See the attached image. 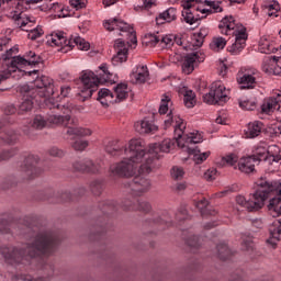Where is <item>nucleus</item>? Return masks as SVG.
Masks as SVG:
<instances>
[{"mask_svg":"<svg viewBox=\"0 0 281 281\" xmlns=\"http://www.w3.org/2000/svg\"><path fill=\"white\" fill-rule=\"evenodd\" d=\"M60 238L52 231H40L34 236L33 243L27 244L25 249H19L13 246H1L0 255L7 265H20L23 260L38 258V256H49L58 247Z\"/></svg>","mask_w":281,"mask_h":281,"instance_id":"f257e3e1","label":"nucleus"},{"mask_svg":"<svg viewBox=\"0 0 281 281\" xmlns=\"http://www.w3.org/2000/svg\"><path fill=\"white\" fill-rule=\"evenodd\" d=\"M127 158L111 167L113 175L119 177H134V175H146L142 172V161L146 159V145L142 139L130 140L128 149L124 150Z\"/></svg>","mask_w":281,"mask_h":281,"instance_id":"f03ea898","label":"nucleus"},{"mask_svg":"<svg viewBox=\"0 0 281 281\" xmlns=\"http://www.w3.org/2000/svg\"><path fill=\"white\" fill-rule=\"evenodd\" d=\"M103 27H105L108 32H115V30H117L120 32L119 36L127 37V42H124L122 38L115 41L114 48L116 49V55L112 57L113 65L126 63V60H128V46H131V43L132 45H137V33L135 29L117 18L105 21Z\"/></svg>","mask_w":281,"mask_h":281,"instance_id":"7ed1b4c3","label":"nucleus"},{"mask_svg":"<svg viewBox=\"0 0 281 281\" xmlns=\"http://www.w3.org/2000/svg\"><path fill=\"white\" fill-rule=\"evenodd\" d=\"M23 101L20 104L19 113H29L34 109V101L36 98H52L54 94V79L47 76L37 77L33 83L22 85L19 88Z\"/></svg>","mask_w":281,"mask_h":281,"instance_id":"20e7f679","label":"nucleus"},{"mask_svg":"<svg viewBox=\"0 0 281 281\" xmlns=\"http://www.w3.org/2000/svg\"><path fill=\"white\" fill-rule=\"evenodd\" d=\"M19 54V47H12L7 49L5 54L2 55L1 60L3 63L7 74L12 76L14 71L21 69V67H27V65H38L41 63V56L30 50L24 57L16 56Z\"/></svg>","mask_w":281,"mask_h":281,"instance_id":"39448f33","label":"nucleus"},{"mask_svg":"<svg viewBox=\"0 0 281 281\" xmlns=\"http://www.w3.org/2000/svg\"><path fill=\"white\" fill-rule=\"evenodd\" d=\"M175 146V142L170 138L164 139L161 143H155L145 147V161L140 165V172L150 173L154 168H157L155 161L159 159L160 153H170Z\"/></svg>","mask_w":281,"mask_h":281,"instance_id":"423d86ee","label":"nucleus"},{"mask_svg":"<svg viewBox=\"0 0 281 281\" xmlns=\"http://www.w3.org/2000/svg\"><path fill=\"white\" fill-rule=\"evenodd\" d=\"M265 183H267V178H261L257 180L256 182L257 189L255 193L250 195L249 200L245 199V196L243 195H238L236 198V203L238 205H241V207H246L248 212H258V210H262V207H265V196H266L262 193L265 192L262 190Z\"/></svg>","mask_w":281,"mask_h":281,"instance_id":"0eeeda50","label":"nucleus"},{"mask_svg":"<svg viewBox=\"0 0 281 281\" xmlns=\"http://www.w3.org/2000/svg\"><path fill=\"white\" fill-rule=\"evenodd\" d=\"M47 43L52 47H61L58 49V52L65 49V47L76 46L78 49H81V52H88V49L91 47V44L80 36L67 40L64 32L52 33L47 38Z\"/></svg>","mask_w":281,"mask_h":281,"instance_id":"6e6552de","label":"nucleus"},{"mask_svg":"<svg viewBox=\"0 0 281 281\" xmlns=\"http://www.w3.org/2000/svg\"><path fill=\"white\" fill-rule=\"evenodd\" d=\"M262 190V194H265L263 204L269 199V194H274V198L270 199L268 211L273 218H278V216H281V182H271L266 179Z\"/></svg>","mask_w":281,"mask_h":281,"instance_id":"1a4fd4ad","label":"nucleus"},{"mask_svg":"<svg viewBox=\"0 0 281 281\" xmlns=\"http://www.w3.org/2000/svg\"><path fill=\"white\" fill-rule=\"evenodd\" d=\"M182 148H186L189 155H193L195 164H203L210 157V151L201 153V149L196 146V144L203 142V135L201 133L191 132L184 136Z\"/></svg>","mask_w":281,"mask_h":281,"instance_id":"9d476101","label":"nucleus"},{"mask_svg":"<svg viewBox=\"0 0 281 281\" xmlns=\"http://www.w3.org/2000/svg\"><path fill=\"white\" fill-rule=\"evenodd\" d=\"M44 102L48 109L57 110V112L47 116L48 124H54L55 126H69V122H71V108L56 104L54 99H45Z\"/></svg>","mask_w":281,"mask_h":281,"instance_id":"9b49d317","label":"nucleus"},{"mask_svg":"<svg viewBox=\"0 0 281 281\" xmlns=\"http://www.w3.org/2000/svg\"><path fill=\"white\" fill-rule=\"evenodd\" d=\"M227 100H229L227 89L221 81L213 82L210 92L203 95V101L206 104L223 105Z\"/></svg>","mask_w":281,"mask_h":281,"instance_id":"f8f14e48","label":"nucleus"},{"mask_svg":"<svg viewBox=\"0 0 281 281\" xmlns=\"http://www.w3.org/2000/svg\"><path fill=\"white\" fill-rule=\"evenodd\" d=\"M218 27L221 30V34H225L226 36H229V32H233V34H235V42L243 43L245 45V42L247 41L246 29L241 27L240 31H238L236 29L238 25L236 24L234 16L223 18Z\"/></svg>","mask_w":281,"mask_h":281,"instance_id":"ddd939ff","label":"nucleus"},{"mask_svg":"<svg viewBox=\"0 0 281 281\" xmlns=\"http://www.w3.org/2000/svg\"><path fill=\"white\" fill-rule=\"evenodd\" d=\"M250 157H252L257 164H260V161L278 164L281 161L280 147L277 145H270L268 148L258 147Z\"/></svg>","mask_w":281,"mask_h":281,"instance_id":"4468645a","label":"nucleus"},{"mask_svg":"<svg viewBox=\"0 0 281 281\" xmlns=\"http://www.w3.org/2000/svg\"><path fill=\"white\" fill-rule=\"evenodd\" d=\"M170 126H173V133L177 140L184 139L183 131H186V122H183V119H180L179 115H175V112L170 110L168 114L166 115V119L164 120V128L165 131L170 128Z\"/></svg>","mask_w":281,"mask_h":281,"instance_id":"2eb2a0df","label":"nucleus"},{"mask_svg":"<svg viewBox=\"0 0 281 281\" xmlns=\"http://www.w3.org/2000/svg\"><path fill=\"white\" fill-rule=\"evenodd\" d=\"M125 187L134 196H142L153 188V183L148 178L136 176L132 181L125 183Z\"/></svg>","mask_w":281,"mask_h":281,"instance_id":"dca6fc26","label":"nucleus"},{"mask_svg":"<svg viewBox=\"0 0 281 281\" xmlns=\"http://www.w3.org/2000/svg\"><path fill=\"white\" fill-rule=\"evenodd\" d=\"M16 21H18V25H20V27L24 32L29 33L27 38H30L31 41H36V38H41V36L45 34V32L43 31V27L41 26L30 29L32 27V25H34V23H36V18L34 16L19 18Z\"/></svg>","mask_w":281,"mask_h":281,"instance_id":"f3484780","label":"nucleus"},{"mask_svg":"<svg viewBox=\"0 0 281 281\" xmlns=\"http://www.w3.org/2000/svg\"><path fill=\"white\" fill-rule=\"evenodd\" d=\"M38 164V158L34 156H29L24 160V165L20 167V177L22 179L30 181V179H35V177H38L43 170L36 166Z\"/></svg>","mask_w":281,"mask_h":281,"instance_id":"a211bd4d","label":"nucleus"},{"mask_svg":"<svg viewBox=\"0 0 281 281\" xmlns=\"http://www.w3.org/2000/svg\"><path fill=\"white\" fill-rule=\"evenodd\" d=\"M258 70L256 68H240L237 72V82L241 86V89H256V77Z\"/></svg>","mask_w":281,"mask_h":281,"instance_id":"6ab92c4d","label":"nucleus"},{"mask_svg":"<svg viewBox=\"0 0 281 281\" xmlns=\"http://www.w3.org/2000/svg\"><path fill=\"white\" fill-rule=\"evenodd\" d=\"M202 0H182L181 5L183 8L182 16L189 25H194V23H198V21H201V19H205V16H201L196 14V11H194V3H201Z\"/></svg>","mask_w":281,"mask_h":281,"instance_id":"aec40b11","label":"nucleus"},{"mask_svg":"<svg viewBox=\"0 0 281 281\" xmlns=\"http://www.w3.org/2000/svg\"><path fill=\"white\" fill-rule=\"evenodd\" d=\"M205 60V54L203 53H191L184 56L183 63H182V71L183 74H187V76H190L192 71H194V67L199 65V63H203Z\"/></svg>","mask_w":281,"mask_h":281,"instance_id":"412c9836","label":"nucleus"},{"mask_svg":"<svg viewBox=\"0 0 281 281\" xmlns=\"http://www.w3.org/2000/svg\"><path fill=\"white\" fill-rule=\"evenodd\" d=\"M81 82L86 89H98L99 85L106 82V78L98 77L93 71H86L81 76Z\"/></svg>","mask_w":281,"mask_h":281,"instance_id":"4be33fe9","label":"nucleus"},{"mask_svg":"<svg viewBox=\"0 0 281 281\" xmlns=\"http://www.w3.org/2000/svg\"><path fill=\"white\" fill-rule=\"evenodd\" d=\"M10 119L5 117L3 121L0 122V133L2 135L0 136V139L4 142V144H14L16 142V133L14 131L10 130L9 127Z\"/></svg>","mask_w":281,"mask_h":281,"instance_id":"5701e85b","label":"nucleus"},{"mask_svg":"<svg viewBox=\"0 0 281 281\" xmlns=\"http://www.w3.org/2000/svg\"><path fill=\"white\" fill-rule=\"evenodd\" d=\"M134 128L140 135H146L148 133H155V131H157V125H155L150 119L145 117L142 121H137L134 124Z\"/></svg>","mask_w":281,"mask_h":281,"instance_id":"b1692460","label":"nucleus"},{"mask_svg":"<svg viewBox=\"0 0 281 281\" xmlns=\"http://www.w3.org/2000/svg\"><path fill=\"white\" fill-rule=\"evenodd\" d=\"M270 238L267 239L268 245L276 248L278 240H281V221H274L269 227Z\"/></svg>","mask_w":281,"mask_h":281,"instance_id":"393cba45","label":"nucleus"},{"mask_svg":"<svg viewBox=\"0 0 281 281\" xmlns=\"http://www.w3.org/2000/svg\"><path fill=\"white\" fill-rule=\"evenodd\" d=\"M256 164L258 162L252 158V156H247L240 158L238 162V169L240 170V172L249 175L256 170Z\"/></svg>","mask_w":281,"mask_h":281,"instance_id":"a878e982","label":"nucleus"},{"mask_svg":"<svg viewBox=\"0 0 281 281\" xmlns=\"http://www.w3.org/2000/svg\"><path fill=\"white\" fill-rule=\"evenodd\" d=\"M128 93H131V89H128L127 83H119L114 88V104H117V102H124L126 98H128Z\"/></svg>","mask_w":281,"mask_h":281,"instance_id":"bb28decb","label":"nucleus"},{"mask_svg":"<svg viewBox=\"0 0 281 281\" xmlns=\"http://www.w3.org/2000/svg\"><path fill=\"white\" fill-rule=\"evenodd\" d=\"M177 21V10L175 8H169L158 16H156L157 25H164L165 23H172Z\"/></svg>","mask_w":281,"mask_h":281,"instance_id":"cd10ccee","label":"nucleus"},{"mask_svg":"<svg viewBox=\"0 0 281 281\" xmlns=\"http://www.w3.org/2000/svg\"><path fill=\"white\" fill-rule=\"evenodd\" d=\"M262 122L260 121H254L248 123L247 128L245 130V135L247 139H254L262 133Z\"/></svg>","mask_w":281,"mask_h":281,"instance_id":"c85d7f7f","label":"nucleus"},{"mask_svg":"<svg viewBox=\"0 0 281 281\" xmlns=\"http://www.w3.org/2000/svg\"><path fill=\"white\" fill-rule=\"evenodd\" d=\"M103 106H109V104H115V94L106 88H102L98 92L97 99Z\"/></svg>","mask_w":281,"mask_h":281,"instance_id":"c756f323","label":"nucleus"},{"mask_svg":"<svg viewBox=\"0 0 281 281\" xmlns=\"http://www.w3.org/2000/svg\"><path fill=\"white\" fill-rule=\"evenodd\" d=\"M126 210H133L138 212H150V203L142 200H134L133 203L130 201L125 202Z\"/></svg>","mask_w":281,"mask_h":281,"instance_id":"7c9ffc66","label":"nucleus"},{"mask_svg":"<svg viewBox=\"0 0 281 281\" xmlns=\"http://www.w3.org/2000/svg\"><path fill=\"white\" fill-rule=\"evenodd\" d=\"M148 67L147 66H138L135 72H132V78L135 80L137 85H144L146 80H148Z\"/></svg>","mask_w":281,"mask_h":281,"instance_id":"2f4dec72","label":"nucleus"},{"mask_svg":"<svg viewBox=\"0 0 281 281\" xmlns=\"http://www.w3.org/2000/svg\"><path fill=\"white\" fill-rule=\"evenodd\" d=\"M273 111H280L277 97L266 99L261 105V112L266 113V115L273 113Z\"/></svg>","mask_w":281,"mask_h":281,"instance_id":"473e14b6","label":"nucleus"},{"mask_svg":"<svg viewBox=\"0 0 281 281\" xmlns=\"http://www.w3.org/2000/svg\"><path fill=\"white\" fill-rule=\"evenodd\" d=\"M102 170V165L90 158H86V172L88 175H98Z\"/></svg>","mask_w":281,"mask_h":281,"instance_id":"72a5a7b5","label":"nucleus"},{"mask_svg":"<svg viewBox=\"0 0 281 281\" xmlns=\"http://www.w3.org/2000/svg\"><path fill=\"white\" fill-rule=\"evenodd\" d=\"M66 133L67 135L75 137H87L91 135V130L82 127H68Z\"/></svg>","mask_w":281,"mask_h":281,"instance_id":"f704fd0d","label":"nucleus"},{"mask_svg":"<svg viewBox=\"0 0 281 281\" xmlns=\"http://www.w3.org/2000/svg\"><path fill=\"white\" fill-rule=\"evenodd\" d=\"M217 249V257L220 260H227L232 258V250H229V247L226 244H218L216 246Z\"/></svg>","mask_w":281,"mask_h":281,"instance_id":"c9c22d12","label":"nucleus"},{"mask_svg":"<svg viewBox=\"0 0 281 281\" xmlns=\"http://www.w3.org/2000/svg\"><path fill=\"white\" fill-rule=\"evenodd\" d=\"M183 102L187 109H193V106L196 104V94L194 91L186 90Z\"/></svg>","mask_w":281,"mask_h":281,"instance_id":"e433bc0d","label":"nucleus"},{"mask_svg":"<svg viewBox=\"0 0 281 281\" xmlns=\"http://www.w3.org/2000/svg\"><path fill=\"white\" fill-rule=\"evenodd\" d=\"M225 45H227V41L223 37H214L210 44V49L213 52H221V49H225Z\"/></svg>","mask_w":281,"mask_h":281,"instance_id":"4c0bfd02","label":"nucleus"},{"mask_svg":"<svg viewBox=\"0 0 281 281\" xmlns=\"http://www.w3.org/2000/svg\"><path fill=\"white\" fill-rule=\"evenodd\" d=\"M241 249L243 251H254V237L250 235H243L241 237Z\"/></svg>","mask_w":281,"mask_h":281,"instance_id":"58836bf2","label":"nucleus"},{"mask_svg":"<svg viewBox=\"0 0 281 281\" xmlns=\"http://www.w3.org/2000/svg\"><path fill=\"white\" fill-rule=\"evenodd\" d=\"M47 119L41 114H36L33 119V128H37V131H43L45 126H47Z\"/></svg>","mask_w":281,"mask_h":281,"instance_id":"ea45409f","label":"nucleus"},{"mask_svg":"<svg viewBox=\"0 0 281 281\" xmlns=\"http://www.w3.org/2000/svg\"><path fill=\"white\" fill-rule=\"evenodd\" d=\"M76 172H87V158H79L72 162Z\"/></svg>","mask_w":281,"mask_h":281,"instance_id":"a19ab883","label":"nucleus"},{"mask_svg":"<svg viewBox=\"0 0 281 281\" xmlns=\"http://www.w3.org/2000/svg\"><path fill=\"white\" fill-rule=\"evenodd\" d=\"M265 12L268 16H278V12H280V4L273 1L272 4L265 5Z\"/></svg>","mask_w":281,"mask_h":281,"instance_id":"79ce46f5","label":"nucleus"},{"mask_svg":"<svg viewBox=\"0 0 281 281\" xmlns=\"http://www.w3.org/2000/svg\"><path fill=\"white\" fill-rule=\"evenodd\" d=\"M170 104H172V100L170 99V97L165 94L164 98L161 99L160 106H159L160 115H166V113H168V106Z\"/></svg>","mask_w":281,"mask_h":281,"instance_id":"37998d69","label":"nucleus"},{"mask_svg":"<svg viewBox=\"0 0 281 281\" xmlns=\"http://www.w3.org/2000/svg\"><path fill=\"white\" fill-rule=\"evenodd\" d=\"M171 179L175 181H181L183 179V176L186 175V171H183V168L181 167H172L170 170Z\"/></svg>","mask_w":281,"mask_h":281,"instance_id":"c03bdc74","label":"nucleus"},{"mask_svg":"<svg viewBox=\"0 0 281 281\" xmlns=\"http://www.w3.org/2000/svg\"><path fill=\"white\" fill-rule=\"evenodd\" d=\"M90 190L94 196H100L102 194V181L100 180H94L90 183Z\"/></svg>","mask_w":281,"mask_h":281,"instance_id":"a18cd8bd","label":"nucleus"},{"mask_svg":"<svg viewBox=\"0 0 281 281\" xmlns=\"http://www.w3.org/2000/svg\"><path fill=\"white\" fill-rule=\"evenodd\" d=\"M238 162V156L229 154L222 158V166H234Z\"/></svg>","mask_w":281,"mask_h":281,"instance_id":"49530a36","label":"nucleus"},{"mask_svg":"<svg viewBox=\"0 0 281 281\" xmlns=\"http://www.w3.org/2000/svg\"><path fill=\"white\" fill-rule=\"evenodd\" d=\"M207 36V32L205 30H201L198 34L194 35V46L201 47L205 41V37Z\"/></svg>","mask_w":281,"mask_h":281,"instance_id":"de8ad7c7","label":"nucleus"},{"mask_svg":"<svg viewBox=\"0 0 281 281\" xmlns=\"http://www.w3.org/2000/svg\"><path fill=\"white\" fill-rule=\"evenodd\" d=\"M11 281H45V279H33L30 274H15L12 277Z\"/></svg>","mask_w":281,"mask_h":281,"instance_id":"09e8293b","label":"nucleus"},{"mask_svg":"<svg viewBox=\"0 0 281 281\" xmlns=\"http://www.w3.org/2000/svg\"><path fill=\"white\" fill-rule=\"evenodd\" d=\"M239 106L244 111H256V102L255 101H249V100L243 101V100H239Z\"/></svg>","mask_w":281,"mask_h":281,"instance_id":"8fccbe9b","label":"nucleus"},{"mask_svg":"<svg viewBox=\"0 0 281 281\" xmlns=\"http://www.w3.org/2000/svg\"><path fill=\"white\" fill-rule=\"evenodd\" d=\"M105 150L109 155H116L117 150H120V146H117V140H111L105 145Z\"/></svg>","mask_w":281,"mask_h":281,"instance_id":"3c124183","label":"nucleus"},{"mask_svg":"<svg viewBox=\"0 0 281 281\" xmlns=\"http://www.w3.org/2000/svg\"><path fill=\"white\" fill-rule=\"evenodd\" d=\"M88 146H89V142L82 140V139L75 140L71 145L74 150H79V151L86 150Z\"/></svg>","mask_w":281,"mask_h":281,"instance_id":"603ef678","label":"nucleus"},{"mask_svg":"<svg viewBox=\"0 0 281 281\" xmlns=\"http://www.w3.org/2000/svg\"><path fill=\"white\" fill-rule=\"evenodd\" d=\"M160 45H162V47H172V45H175V35L162 36Z\"/></svg>","mask_w":281,"mask_h":281,"instance_id":"864d4df0","label":"nucleus"},{"mask_svg":"<svg viewBox=\"0 0 281 281\" xmlns=\"http://www.w3.org/2000/svg\"><path fill=\"white\" fill-rule=\"evenodd\" d=\"M154 2L153 0H144L143 3H135V10H150L153 8Z\"/></svg>","mask_w":281,"mask_h":281,"instance_id":"5fc2aeb1","label":"nucleus"},{"mask_svg":"<svg viewBox=\"0 0 281 281\" xmlns=\"http://www.w3.org/2000/svg\"><path fill=\"white\" fill-rule=\"evenodd\" d=\"M16 155V149H8L0 153V161H7V159H10Z\"/></svg>","mask_w":281,"mask_h":281,"instance_id":"6e6d98bb","label":"nucleus"},{"mask_svg":"<svg viewBox=\"0 0 281 281\" xmlns=\"http://www.w3.org/2000/svg\"><path fill=\"white\" fill-rule=\"evenodd\" d=\"M207 205H210V202H207L205 198L196 203V207L200 210L201 214H212L205 211L207 210Z\"/></svg>","mask_w":281,"mask_h":281,"instance_id":"4d7b16f0","label":"nucleus"},{"mask_svg":"<svg viewBox=\"0 0 281 281\" xmlns=\"http://www.w3.org/2000/svg\"><path fill=\"white\" fill-rule=\"evenodd\" d=\"M186 243H187L188 247H191L193 249H199V247H200L199 237H196L194 235L187 238Z\"/></svg>","mask_w":281,"mask_h":281,"instance_id":"13d9d810","label":"nucleus"},{"mask_svg":"<svg viewBox=\"0 0 281 281\" xmlns=\"http://www.w3.org/2000/svg\"><path fill=\"white\" fill-rule=\"evenodd\" d=\"M3 65H0V83L3 82V80H8V78H10V72H7L5 66ZM0 91H5V88H0Z\"/></svg>","mask_w":281,"mask_h":281,"instance_id":"bf43d9fd","label":"nucleus"},{"mask_svg":"<svg viewBox=\"0 0 281 281\" xmlns=\"http://www.w3.org/2000/svg\"><path fill=\"white\" fill-rule=\"evenodd\" d=\"M70 5L76 10H82L87 8V0H70Z\"/></svg>","mask_w":281,"mask_h":281,"instance_id":"052dcab7","label":"nucleus"},{"mask_svg":"<svg viewBox=\"0 0 281 281\" xmlns=\"http://www.w3.org/2000/svg\"><path fill=\"white\" fill-rule=\"evenodd\" d=\"M216 175H217V171L215 168L209 169L204 173V179L206 181H214V179H216Z\"/></svg>","mask_w":281,"mask_h":281,"instance_id":"680f3d73","label":"nucleus"},{"mask_svg":"<svg viewBox=\"0 0 281 281\" xmlns=\"http://www.w3.org/2000/svg\"><path fill=\"white\" fill-rule=\"evenodd\" d=\"M244 48H245V44L244 43L235 41V43L229 47V52L232 54H238V52H240Z\"/></svg>","mask_w":281,"mask_h":281,"instance_id":"e2e57ef3","label":"nucleus"},{"mask_svg":"<svg viewBox=\"0 0 281 281\" xmlns=\"http://www.w3.org/2000/svg\"><path fill=\"white\" fill-rule=\"evenodd\" d=\"M48 155H50V157H64L65 151H63V149H59L58 147H52L48 150Z\"/></svg>","mask_w":281,"mask_h":281,"instance_id":"0e129e2a","label":"nucleus"},{"mask_svg":"<svg viewBox=\"0 0 281 281\" xmlns=\"http://www.w3.org/2000/svg\"><path fill=\"white\" fill-rule=\"evenodd\" d=\"M94 91H95L94 88H83L81 90V98H83V100H89V98H91V95H93Z\"/></svg>","mask_w":281,"mask_h":281,"instance_id":"69168bd1","label":"nucleus"},{"mask_svg":"<svg viewBox=\"0 0 281 281\" xmlns=\"http://www.w3.org/2000/svg\"><path fill=\"white\" fill-rule=\"evenodd\" d=\"M204 3H205V5L213 8L214 12H223V8H221L218 2H216V1L205 0Z\"/></svg>","mask_w":281,"mask_h":281,"instance_id":"338daca9","label":"nucleus"},{"mask_svg":"<svg viewBox=\"0 0 281 281\" xmlns=\"http://www.w3.org/2000/svg\"><path fill=\"white\" fill-rule=\"evenodd\" d=\"M60 95L61 98H69V95H71V87L63 86L60 88Z\"/></svg>","mask_w":281,"mask_h":281,"instance_id":"774afa93","label":"nucleus"}]
</instances>
